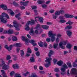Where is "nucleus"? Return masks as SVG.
I'll use <instances>...</instances> for the list:
<instances>
[{"label": "nucleus", "mask_w": 77, "mask_h": 77, "mask_svg": "<svg viewBox=\"0 0 77 77\" xmlns=\"http://www.w3.org/2000/svg\"><path fill=\"white\" fill-rule=\"evenodd\" d=\"M21 39L23 41H24L25 42V44L27 45L28 44V42H29V41H28V38H26L24 36H22L21 37Z\"/></svg>", "instance_id": "4468645a"}, {"label": "nucleus", "mask_w": 77, "mask_h": 77, "mask_svg": "<svg viewBox=\"0 0 77 77\" xmlns=\"http://www.w3.org/2000/svg\"><path fill=\"white\" fill-rule=\"evenodd\" d=\"M13 25L14 27H15V29L16 30H20V29L19 28L20 27V25L18 24L17 22L14 20L13 23Z\"/></svg>", "instance_id": "9d476101"}, {"label": "nucleus", "mask_w": 77, "mask_h": 77, "mask_svg": "<svg viewBox=\"0 0 77 77\" xmlns=\"http://www.w3.org/2000/svg\"><path fill=\"white\" fill-rule=\"evenodd\" d=\"M0 66H2V68L4 70L8 69L9 68V66L6 65L2 59H0Z\"/></svg>", "instance_id": "7ed1b4c3"}, {"label": "nucleus", "mask_w": 77, "mask_h": 77, "mask_svg": "<svg viewBox=\"0 0 77 77\" xmlns=\"http://www.w3.org/2000/svg\"><path fill=\"white\" fill-rule=\"evenodd\" d=\"M28 77H37V75L35 72H32L31 73V75H29Z\"/></svg>", "instance_id": "aec40b11"}, {"label": "nucleus", "mask_w": 77, "mask_h": 77, "mask_svg": "<svg viewBox=\"0 0 77 77\" xmlns=\"http://www.w3.org/2000/svg\"><path fill=\"white\" fill-rule=\"evenodd\" d=\"M66 21L65 20L63 19H60L59 22L61 23H66Z\"/></svg>", "instance_id": "473e14b6"}, {"label": "nucleus", "mask_w": 77, "mask_h": 77, "mask_svg": "<svg viewBox=\"0 0 77 77\" xmlns=\"http://www.w3.org/2000/svg\"><path fill=\"white\" fill-rule=\"evenodd\" d=\"M51 2V1H48L46 2V5H48L50 4V3Z\"/></svg>", "instance_id": "680f3d73"}, {"label": "nucleus", "mask_w": 77, "mask_h": 77, "mask_svg": "<svg viewBox=\"0 0 77 77\" xmlns=\"http://www.w3.org/2000/svg\"><path fill=\"white\" fill-rule=\"evenodd\" d=\"M64 17L63 16H61L59 17V18L60 20H63V19H64Z\"/></svg>", "instance_id": "603ef678"}, {"label": "nucleus", "mask_w": 77, "mask_h": 77, "mask_svg": "<svg viewBox=\"0 0 77 77\" xmlns=\"http://www.w3.org/2000/svg\"><path fill=\"white\" fill-rule=\"evenodd\" d=\"M66 47L67 48L71 49V47H72V45L71 44H68L66 45Z\"/></svg>", "instance_id": "cd10ccee"}, {"label": "nucleus", "mask_w": 77, "mask_h": 77, "mask_svg": "<svg viewBox=\"0 0 77 77\" xmlns=\"http://www.w3.org/2000/svg\"><path fill=\"white\" fill-rule=\"evenodd\" d=\"M12 67L14 69H18L20 68L18 64L17 63L13 65Z\"/></svg>", "instance_id": "dca6fc26"}, {"label": "nucleus", "mask_w": 77, "mask_h": 77, "mask_svg": "<svg viewBox=\"0 0 77 77\" xmlns=\"http://www.w3.org/2000/svg\"><path fill=\"white\" fill-rule=\"evenodd\" d=\"M15 46L16 47H21V44L20 43H17L14 44L13 45H10L9 47H8V45H6L5 46V48L8 50V51H10L12 50V48L13 46Z\"/></svg>", "instance_id": "f03ea898"}, {"label": "nucleus", "mask_w": 77, "mask_h": 77, "mask_svg": "<svg viewBox=\"0 0 77 77\" xmlns=\"http://www.w3.org/2000/svg\"><path fill=\"white\" fill-rule=\"evenodd\" d=\"M20 8L21 9V10H23V9H25V8L24 6L20 7Z\"/></svg>", "instance_id": "69168bd1"}, {"label": "nucleus", "mask_w": 77, "mask_h": 77, "mask_svg": "<svg viewBox=\"0 0 77 77\" xmlns=\"http://www.w3.org/2000/svg\"><path fill=\"white\" fill-rule=\"evenodd\" d=\"M67 43H68V41H63L60 42L59 43V45L62 49H65V45H66Z\"/></svg>", "instance_id": "0eeeda50"}, {"label": "nucleus", "mask_w": 77, "mask_h": 77, "mask_svg": "<svg viewBox=\"0 0 77 77\" xmlns=\"http://www.w3.org/2000/svg\"><path fill=\"white\" fill-rule=\"evenodd\" d=\"M39 27H40V25L38 24L37 25V26L34 28V29H35V30H38Z\"/></svg>", "instance_id": "c9c22d12"}, {"label": "nucleus", "mask_w": 77, "mask_h": 77, "mask_svg": "<svg viewBox=\"0 0 77 77\" xmlns=\"http://www.w3.org/2000/svg\"><path fill=\"white\" fill-rule=\"evenodd\" d=\"M66 34L68 35L69 37H71V35H72V32L70 31L67 30L66 31Z\"/></svg>", "instance_id": "f3484780"}, {"label": "nucleus", "mask_w": 77, "mask_h": 77, "mask_svg": "<svg viewBox=\"0 0 77 77\" xmlns=\"http://www.w3.org/2000/svg\"><path fill=\"white\" fill-rule=\"evenodd\" d=\"M29 61L30 62H35V58L33 57H31Z\"/></svg>", "instance_id": "7c9ffc66"}, {"label": "nucleus", "mask_w": 77, "mask_h": 77, "mask_svg": "<svg viewBox=\"0 0 77 77\" xmlns=\"http://www.w3.org/2000/svg\"><path fill=\"white\" fill-rule=\"evenodd\" d=\"M27 53H32V50L29 48H28L27 50Z\"/></svg>", "instance_id": "e433bc0d"}, {"label": "nucleus", "mask_w": 77, "mask_h": 77, "mask_svg": "<svg viewBox=\"0 0 77 77\" xmlns=\"http://www.w3.org/2000/svg\"><path fill=\"white\" fill-rule=\"evenodd\" d=\"M72 28V26H66L65 27V29H67L68 30H69V29H71Z\"/></svg>", "instance_id": "393cba45"}, {"label": "nucleus", "mask_w": 77, "mask_h": 77, "mask_svg": "<svg viewBox=\"0 0 77 77\" xmlns=\"http://www.w3.org/2000/svg\"><path fill=\"white\" fill-rule=\"evenodd\" d=\"M72 66L75 67H77V64L75 62H73L72 63Z\"/></svg>", "instance_id": "37998d69"}, {"label": "nucleus", "mask_w": 77, "mask_h": 77, "mask_svg": "<svg viewBox=\"0 0 77 77\" xmlns=\"http://www.w3.org/2000/svg\"><path fill=\"white\" fill-rule=\"evenodd\" d=\"M70 74L77 75V69L75 68H72L71 69Z\"/></svg>", "instance_id": "f8f14e48"}, {"label": "nucleus", "mask_w": 77, "mask_h": 77, "mask_svg": "<svg viewBox=\"0 0 77 77\" xmlns=\"http://www.w3.org/2000/svg\"><path fill=\"white\" fill-rule=\"evenodd\" d=\"M53 53L54 52L53 51V50H50V52H49L48 54V56H49V57H51V55H52V54H53Z\"/></svg>", "instance_id": "b1692460"}, {"label": "nucleus", "mask_w": 77, "mask_h": 77, "mask_svg": "<svg viewBox=\"0 0 77 77\" xmlns=\"http://www.w3.org/2000/svg\"><path fill=\"white\" fill-rule=\"evenodd\" d=\"M34 11L35 15H38V13H37V12H38V11H37V10H34Z\"/></svg>", "instance_id": "bf43d9fd"}, {"label": "nucleus", "mask_w": 77, "mask_h": 77, "mask_svg": "<svg viewBox=\"0 0 77 77\" xmlns=\"http://www.w3.org/2000/svg\"><path fill=\"white\" fill-rule=\"evenodd\" d=\"M51 60H52V59L51 58H46V60L45 61V62H47L48 63L45 64V66L46 68H48V67L50 66Z\"/></svg>", "instance_id": "6e6552de"}, {"label": "nucleus", "mask_w": 77, "mask_h": 77, "mask_svg": "<svg viewBox=\"0 0 77 77\" xmlns=\"http://www.w3.org/2000/svg\"><path fill=\"white\" fill-rule=\"evenodd\" d=\"M27 41L29 42H28V43H29V42H30L31 44H33V43H34V42H35V40H29V39H28Z\"/></svg>", "instance_id": "72a5a7b5"}, {"label": "nucleus", "mask_w": 77, "mask_h": 77, "mask_svg": "<svg viewBox=\"0 0 77 77\" xmlns=\"http://www.w3.org/2000/svg\"><path fill=\"white\" fill-rule=\"evenodd\" d=\"M31 8L33 9H35L37 8V7L36 6H32Z\"/></svg>", "instance_id": "864d4df0"}, {"label": "nucleus", "mask_w": 77, "mask_h": 77, "mask_svg": "<svg viewBox=\"0 0 77 77\" xmlns=\"http://www.w3.org/2000/svg\"><path fill=\"white\" fill-rule=\"evenodd\" d=\"M6 17L7 18H9V16L5 13H2V15L0 16V20L2 22L4 23H7V19L6 18Z\"/></svg>", "instance_id": "f257e3e1"}, {"label": "nucleus", "mask_w": 77, "mask_h": 77, "mask_svg": "<svg viewBox=\"0 0 77 77\" xmlns=\"http://www.w3.org/2000/svg\"><path fill=\"white\" fill-rule=\"evenodd\" d=\"M58 45V43H54V48H56Z\"/></svg>", "instance_id": "4c0bfd02"}, {"label": "nucleus", "mask_w": 77, "mask_h": 77, "mask_svg": "<svg viewBox=\"0 0 77 77\" xmlns=\"http://www.w3.org/2000/svg\"><path fill=\"white\" fill-rule=\"evenodd\" d=\"M14 74H15V72L14 71L11 72L10 74L11 76V77L13 75H14Z\"/></svg>", "instance_id": "09e8293b"}, {"label": "nucleus", "mask_w": 77, "mask_h": 77, "mask_svg": "<svg viewBox=\"0 0 77 77\" xmlns=\"http://www.w3.org/2000/svg\"><path fill=\"white\" fill-rule=\"evenodd\" d=\"M42 28H43L45 30H47L48 29L49 26H48L42 25Z\"/></svg>", "instance_id": "412c9836"}, {"label": "nucleus", "mask_w": 77, "mask_h": 77, "mask_svg": "<svg viewBox=\"0 0 77 77\" xmlns=\"http://www.w3.org/2000/svg\"><path fill=\"white\" fill-rule=\"evenodd\" d=\"M29 3V1H27L26 2H20L21 5H23L24 6H26L27 5V3Z\"/></svg>", "instance_id": "4be33fe9"}, {"label": "nucleus", "mask_w": 77, "mask_h": 77, "mask_svg": "<svg viewBox=\"0 0 77 77\" xmlns=\"http://www.w3.org/2000/svg\"><path fill=\"white\" fill-rule=\"evenodd\" d=\"M0 8H2L3 10H8V7L6 5H0Z\"/></svg>", "instance_id": "ddd939ff"}, {"label": "nucleus", "mask_w": 77, "mask_h": 77, "mask_svg": "<svg viewBox=\"0 0 77 77\" xmlns=\"http://www.w3.org/2000/svg\"><path fill=\"white\" fill-rule=\"evenodd\" d=\"M48 36L49 37H51V40L52 42H53L54 41L55 39H56V37L55 36H56V34L53 33V31H49L48 33Z\"/></svg>", "instance_id": "39448f33"}, {"label": "nucleus", "mask_w": 77, "mask_h": 77, "mask_svg": "<svg viewBox=\"0 0 77 77\" xmlns=\"http://www.w3.org/2000/svg\"><path fill=\"white\" fill-rule=\"evenodd\" d=\"M57 61V60L56 59H54L53 60V62L54 64H56V63Z\"/></svg>", "instance_id": "49530a36"}, {"label": "nucleus", "mask_w": 77, "mask_h": 77, "mask_svg": "<svg viewBox=\"0 0 77 77\" xmlns=\"http://www.w3.org/2000/svg\"><path fill=\"white\" fill-rule=\"evenodd\" d=\"M20 55L22 57L24 56V52L22 50H21L20 51Z\"/></svg>", "instance_id": "c85d7f7f"}, {"label": "nucleus", "mask_w": 77, "mask_h": 77, "mask_svg": "<svg viewBox=\"0 0 77 77\" xmlns=\"http://www.w3.org/2000/svg\"><path fill=\"white\" fill-rule=\"evenodd\" d=\"M42 8H44V9H46V8H47V5L45 4L42 5Z\"/></svg>", "instance_id": "de8ad7c7"}, {"label": "nucleus", "mask_w": 77, "mask_h": 77, "mask_svg": "<svg viewBox=\"0 0 77 77\" xmlns=\"http://www.w3.org/2000/svg\"><path fill=\"white\" fill-rule=\"evenodd\" d=\"M69 14H66L64 15V17L65 18H69Z\"/></svg>", "instance_id": "58836bf2"}, {"label": "nucleus", "mask_w": 77, "mask_h": 77, "mask_svg": "<svg viewBox=\"0 0 77 77\" xmlns=\"http://www.w3.org/2000/svg\"><path fill=\"white\" fill-rule=\"evenodd\" d=\"M39 73L41 74H45V72L44 71H40L39 72Z\"/></svg>", "instance_id": "8fccbe9b"}, {"label": "nucleus", "mask_w": 77, "mask_h": 77, "mask_svg": "<svg viewBox=\"0 0 77 77\" xmlns=\"http://www.w3.org/2000/svg\"><path fill=\"white\" fill-rule=\"evenodd\" d=\"M45 0L38 1L37 2V3L40 5L42 4V3H45Z\"/></svg>", "instance_id": "c756f323"}, {"label": "nucleus", "mask_w": 77, "mask_h": 77, "mask_svg": "<svg viewBox=\"0 0 77 77\" xmlns=\"http://www.w3.org/2000/svg\"><path fill=\"white\" fill-rule=\"evenodd\" d=\"M29 33L31 35L34 36L35 35V32H34V30H33V28H31L30 29V31Z\"/></svg>", "instance_id": "2eb2a0df"}, {"label": "nucleus", "mask_w": 77, "mask_h": 77, "mask_svg": "<svg viewBox=\"0 0 77 77\" xmlns=\"http://www.w3.org/2000/svg\"><path fill=\"white\" fill-rule=\"evenodd\" d=\"M67 65L68 66L69 68H71L72 67V65L70 62H67L66 63Z\"/></svg>", "instance_id": "2f4dec72"}, {"label": "nucleus", "mask_w": 77, "mask_h": 77, "mask_svg": "<svg viewBox=\"0 0 77 77\" xmlns=\"http://www.w3.org/2000/svg\"><path fill=\"white\" fill-rule=\"evenodd\" d=\"M35 21H38L40 23H44V19L42 17L38 16L35 18Z\"/></svg>", "instance_id": "1a4fd4ad"}, {"label": "nucleus", "mask_w": 77, "mask_h": 77, "mask_svg": "<svg viewBox=\"0 0 77 77\" xmlns=\"http://www.w3.org/2000/svg\"><path fill=\"white\" fill-rule=\"evenodd\" d=\"M54 11H55L54 10H51L49 11V12H50V13L53 14V13H54Z\"/></svg>", "instance_id": "6e6d98bb"}, {"label": "nucleus", "mask_w": 77, "mask_h": 77, "mask_svg": "<svg viewBox=\"0 0 77 77\" xmlns=\"http://www.w3.org/2000/svg\"><path fill=\"white\" fill-rule=\"evenodd\" d=\"M7 32L9 34H12L13 33V30L12 29H9L8 31Z\"/></svg>", "instance_id": "a878e982"}, {"label": "nucleus", "mask_w": 77, "mask_h": 77, "mask_svg": "<svg viewBox=\"0 0 77 77\" xmlns=\"http://www.w3.org/2000/svg\"><path fill=\"white\" fill-rule=\"evenodd\" d=\"M68 68V66L66 64L64 63L62 66L61 68L60 69L61 71L62 72H61V74L62 75H64L65 72L66 71V69Z\"/></svg>", "instance_id": "423d86ee"}, {"label": "nucleus", "mask_w": 77, "mask_h": 77, "mask_svg": "<svg viewBox=\"0 0 77 77\" xmlns=\"http://www.w3.org/2000/svg\"><path fill=\"white\" fill-rule=\"evenodd\" d=\"M74 50H75L77 51V46H74Z\"/></svg>", "instance_id": "774afa93"}, {"label": "nucleus", "mask_w": 77, "mask_h": 77, "mask_svg": "<svg viewBox=\"0 0 77 77\" xmlns=\"http://www.w3.org/2000/svg\"><path fill=\"white\" fill-rule=\"evenodd\" d=\"M46 41L47 42H49L50 41V38H48L46 39Z\"/></svg>", "instance_id": "4d7b16f0"}, {"label": "nucleus", "mask_w": 77, "mask_h": 77, "mask_svg": "<svg viewBox=\"0 0 77 77\" xmlns=\"http://www.w3.org/2000/svg\"><path fill=\"white\" fill-rule=\"evenodd\" d=\"M39 69L40 70H43L44 68L42 67V66H40L39 67Z\"/></svg>", "instance_id": "5fc2aeb1"}, {"label": "nucleus", "mask_w": 77, "mask_h": 77, "mask_svg": "<svg viewBox=\"0 0 77 77\" xmlns=\"http://www.w3.org/2000/svg\"><path fill=\"white\" fill-rule=\"evenodd\" d=\"M28 74H30V72L27 71L26 73L23 74V75L24 76H27V75H28Z\"/></svg>", "instance_id": "c03bdc74"}, {"label": "nucleus", "mask_w": 77, "mask_h": 77, "mask_svg": "<svg viewBox=\"0 0 77 77\" xmlns=\"http://www.w3.org/2000/svg\"><path fill=\"white\" fill-rule=\"evenodd\" d=\"M13 57H14V58L13 59L14 60H17V57L15 55H14L13 56Z\"/></svg>", "instance_id": "0e129e2a"}, {"label": "nucleus", "mask_w": 77, "mask_h": 77, "mask_svg": "<svg viewBox=\"0 0 77 77\" xmlns=\"http://www.w3.org/2000/svg\"><path fill=\"white\" fill-rule=\"evenodd\" d=\"M60 41V39L59 38H57L56 39V42H59Z\"/></svg>", "instance_id": "13d9d810"}, {"label": "nucleus", "mask_w": 77, "mask_h": 77, "mask_svg": "<svg viewBox=\"0 0 77 77\" xmlns=\"http://www.w3.org/2000/svg\"><path fill=\"white\" fill-rule=\"evenodd\" d=\"M6 59V60H10V59H11V56H10V55H8L7 56Z\"/></svg>", "instance_id": "a19ab883"}, {"label": "nucleus", "mask_w": 77, "mask_h": 77, "mask_svg": "<svg viewBox=\"0 0 77 77\" xmlns=\"http://www.w3.org/2000/svg\"><path fill=\"white\" fill-rule=\"evenodd\" d=\"M35 54L37 56H40V53L39 51H37L35 53Z\"/></svg>", "instance_id": "a18cd8bd"}, {"label": "nucleus", "mask_w": 77, "mask_h": 77, "mask_svg": "<svg viewBox=\"0 0 77 77\" xmlns=\"http://www.w3.org/2000/svg\"><path fill=\"white\" fill-rule=\"evenodd\" d=\"M12 40L13 41L15 42L17 41L18 39H17V37L16 36H13L12 38Z\"/></svg>", "instance_id": "5701e85b"}, {"label": "nucleus", "mask_w": 77, "mask_h": 77, "mask_svg": "<svg viewBox=\"0 0 77 77\" xmlns=\"http://www.w3.org/2000/svg\"><path fill=\"white\" fill-rule=\"evenodd\" d=\"M63 63V61H62V60H60V61H58L57 62V65H58L59 66H62Z\"/></svg>", "instance_id": "6ab92c4d"}, {"label": "nucleus", "mask_w": 77, "mask_h": 77, "mask_svg": "<svg viewBox=\"0 0 77 77\" xmlns=\"http://www.w3.org/2000/svg\"><path fill=\"white\" fill-rule=\"evenodd\" d=\"M60 12L59 11H56L54 13V14L52 15L53 18L56 20L57 18V16L60 15Z\"/></svg>", "instance_id": "9b49d317"}, {"label": "nucleus", "mask_w": 77, "mask_h": 77, "mask_svg": "<svg viewBox=\"0 0 77 77\" xmlns=\"http://www.w3.org/2000/svg\"><path fill=\"white\" fill-rule=\"evenodd\" d=\"M35 20H31V21H28L25 27V30H26V31H28V30H29V29H30V28L29 26V24H30L31 26H32V25H34V24H35Z\"/></svg>", "instance_id": "20e7f679"}, {"label": "nucleus", "mask_w": 77, "mask_h": 77, "mask_svg": "<svg viewBox=\"0 0 77 77\" xmlns=\"http://www.w3.org/2000/svg\"><path fill=\"white\" fill-rule=\"evenodd\" d=\"M7 10H8V12H10V14L12 16H14V15H15V13L14 12L12 11V10L11 9H9L8 10L7 8Z\"/></svg>", "instance_id": "a211bd4d"}, {"label": "nucleus", "mask_w": 77, "mask_h": 77, "mask_svg": "<svg viewBox=\"0 0 77 77\" xmlns=\"http://www.w3.org/2000/svg\"><path fill=\"white\" fill-rule=\"evenodd\" d=\"M55 72H58V71H59V68H57L55 69Z\"/></svg>", "instance_id": "052dcab7"}, {"label": "nucleus", "mask_w": 77, "mask_h": 77, "mask_svg": "<svg viewBox=\"0 0 77 77\" xmlns=\"http://www.w3.org/2000/svg\"><path fill=\"white\" fill-rule=\"evenodd\" d=\"M61 36H62V35L60 33L58 34L57 35V37L58 38H61Z\"/></svg>", "instance_id": "ea45409f"}, {"label": "nucleus", "mask_w": 77, "mask_h": 77, "mask_svg": "<svg viewBox=\"0 0 77 77\" xmlns=\"http://www.w3.org/2000/svg\"><path fill=\"white\" fill-rule=\"evenodd\" d=\"M38 32H39V31H38V30H36L35 31V33H36V34H38Z\"/></svg>", "instance_id": "338daca9"}, {"label": "nucleus", "mask_w": 77, "mask_h": 77, "mask_svg": "<svg viewBox=\"0 0 77 77\" xmlns=\"http://www.w3.org/2000/svg\"><path fill=\"white\" fill-rule=\"evenodd\" d=\"M38 45L40 47H43V42H41L38 43Z\"/></svg>", "instance_id": "f704fd0d"}, {"label": "nucleus", "mask_w": 77, "mask_h": 77, "mask_svg": "<svg viewBox=\"0 0 77 77\" xmlns=\"http://www.w3.org/2000/svg\"><path fill=\"white\" fill-rule=\"evenodd\" d=\"M72 24H73V22L70 21H69L66 23V24H69V25H71Z\"/></svg>", "instance_id": "79ce46f5"}, {"label": "nucleus", "mask_w": 77, "mask_h": 77, "mask_svg": "<svg viewBox=\"0 0 77 77\" xmlns=\"http://www.w3.org/2000/svg\"><path fill=\"white\" fill-rule=\"evenodd\" d=\"M69 18H74V16L72 15H70L69 14Z\"/></svg>", "instance_id": "e2e57ef3"}, {"label": "nucleus", "mask_w": 77, "mask_h": 77, "mask_svg": "<svg viewBox=\"0 0 77 77\" xmlns=\"http://www.w3.org/2000/svg\"><path fill=\"white\" fill-rule=\"evenodd\" d=\"M59 11L60 12V13L61 14H64V12H65L64 11L62 10H60V11Z\"/></svg>", "instance_id": "3c124183"}, {"label": "nucleus", "mask_w": 77, "mask_h": 77, "mask_svg": "<svg viewBox=\"0 0 77 77\" xmlns=\"http://www.w3.org/2000/svg\"><path fill=\"white\" fill-rule=\"evenodd\" d=\"M21 15L20 14H19L15 16V17L16 18H18V20H20L21 19V17H20V16Z\"/></svg>", "instance_id": "bb28decb"}]
</instances>
